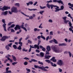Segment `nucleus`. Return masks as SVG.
Wrapping results in <instances>:
<instances>
[{
  "label": "nucleus",
  "mask_w": 73,
  "mask_h": 73,
  "mask_svg": "<svg viewBox=\"0 0 73 73\" xmlns=\"http://www.w3.org/2000/svg\"><path fill=\"white\" fill-rule=\"evenodd\" d=\"M2 26L4 28V30L5 32H7V29H6V24L4 23L2 25Z\"/></svg>",
  "instance_id": "obj_9"
},
{
  "label": "nucleus",
  "mask_w": 73,
  "mask_h": 73,
  "mask_svg": "<svg viewBox=\"0 0 73 73\" xmlns=\"http://www.w3.org/2000/svg\"><path fill=\"white\" fill-rule=\"evenodd\" d=\"M38 56H39V57H44L43 55H38Z\"/></svg>",
  "instance_id": "obj_54"
},
{
  "label": "nucleus",
  "mask_w": 73,
  "mask_h": 73,
  "mask_svg": "<svg viewBox=\"0 0 73 73\" xmlns=\"http://www.w3.org/2000/svg\"><path fill=\"white\" fill-rule=\"evenodd\" d=\"M29 3L30 4H31V5H32V4H33V2L32 1H29Z\"/></svg>",
  "instance_id": "obj_50"
},
{
  "label": "nucleus",
  "mask_w": 73,
  "mask_h": 73,
  "mask_svg": "<svg viewBox=\"0 0 73 73\" xmlns=\"http://www.w3.org/2000/svg\"><path fill=\"white\" fill-rule=\"evenodd\" d=\"M54 40V41L55 43V44H58V42L54 38H53Z\"/></svg>",
  "instance_id": "obj_26"
},
{
  "label": "nucleus",
  "mask_w": 73,
  "mask_h": 73,
  "mask_svg": "<svg viewBox=\"0 0 73 73\" xmlns=\"http://www.w3.org/2000/svg\"><path fill=\"white\" fill-rule=\"evenodd\" d=\"M24 25H22L20 26L18 25H16L14 29L15 31H17V29L20 30L21 29V28L22 29H23L24 30H25L26 32L27 31V30L25 27H24Z\"/></svg>",
  "instance_id": "obj_2"
},
{
  "label": "nucleus",
  "mask_w": 73,
  "mask_h": 73,
  "mask_svg": "<svg viewBox=\"0 0 73 73\" xmlns=\"http://www.w3.org/2000/svg\"><path fill=\"white\" fill-rule=\"evenodd\" d=\"M40 55H44V53L42 52H40Z\"/></svg>",
  "instance_id": "obj_58"
},
{
  "label": "nucleus",
  "mask_w": 73,
  "mask_h": 73,
  "mask_svg": "<svg viewBox=\"0 0 73 73\" xmlns=\"http://www.w3.org/2000/svg\"><path fill=\"white\" fill-rule=\"evenodd\" d=\"M12 45V43H10L9 44H8V46H9V47H11V45Z\"/></svg>",
  "instance_id": "obj_51"
},
{
  "label": "nucleus",
  "mask_w": 73,
  "mask_h": 73,
  "mask_svg": "<svg viewBox=\"0 0 73 73\" xmlns=\"http://www.w3.org/2000/svg\"><path fill=\"white\" fill-rule=\"evenodd\" d=\"M8 9H11L10 7H6V6H4L2 7L1 10L2 11H7Z\"/></svg>",
  "instance_id": "obj_8"
},
{
  "label": "nucleus",
  "mask_w": 73,
  "mask_h": 73,
  "mask_svg": "<svg viewBox=\"0 0 73 73\" xmlns=\"http://www.w3.org/2000/svg\"><path fill=\"white\" fill-rule=\"evenodd\" d=\"M15 25L14 24H12L11 25V27L13 28V27H15Z\"/></svg>",
  "instance_id": "obj_60"
},
{
  "label": "nucleus",
  "mask_w": 73,
  "mask_h": 73,
  "mask_svg": "<svg viewBox=\"0 0 73 73\" xmlns=\"http://www.w3.org/2000/svg\"><path fill=\"white\" fill-rule=\"evenodd\" d=\"M15 5H16V6H17L18 7H20V4H19V3H16L15 4Z\"/></svg>",
  "instance_id": "obj_29"
},
{
  "label": "nucleus",
  "mask_w": 73,
  "mask_h": 73,
  "mask_svg": "<svg viewBox=\"0 0 73 73\" xmlns=\"http://www.w3.org/2000/svg\"><path fill=\"white\" fill-rule=\"evenodd\" d=\"M50 35H53V31H50Z\"/></svg>",
  "instance_id": "obj_52"
},
{
  "label": "nucleus",
  "mask_w": 73,
  "mask_h": 73,
  "mask_svg": "<svg viewBox=\"0 0 73 73\" xmlns=\"http://www.w3.org/2000/svg\"><path fill=\"white\" fill-rule=\"evenodd\" d=\"M26 70H27V71L28 72H31V70H30V69H29L28 68H26Z\"/></svg>",
  "instance_id": "obj_45"
},
{
  "label": "nucleus",
  "mask_w": 73,
  "mask_h": 73,
  "mask_svg": "<svg viewBox=\"0 0 73 73\" xmlns=\"http://www.w3.org/2000/svg\"><path fill=\"white\" fill-rule=\"evenodd\" d=\"M57 64L59 66H62L64 65V62L61 60H58L57 62Z\"/></svg>",
  "instance_id": "obj_7"
},
{
  "label": "nucleus",
  "mask_w": 73,
  "mask_h": 73,
  "mask_svg": "<svg viewBox=\"0 0 73 73\" xmlns=\"http://www.w3.org/2000/svg\"><path fill=\"white\" fill-rule=\"evenodd\" d=\"M2 22H3V23H4V24L5 23V19H2Z\"/></svg>",
  "instance_id": "obj_57"
},
{
  "label": "nucleus",
  "mask_w": 73,
  "mask_h": 73,
  "mask_svg": "<svg viewBox=\"0 0 73 73\" xmlns=\"http://www.w3.org/2000/svg\"><path fill=\"white\" fill-rule=\"evenodd\" d=\"M42 51H43L44 52H45V51L46 50V49L45 48L43 47L42 48Z\"/></svg>",
  "instance_id": "obj_40"
},
{
  "label": "nucleus",
  "mask_w": 73,
  "mask_h": 73,
  "mask_svg": "<svg viewBox=\"0 0 73 73\" xmlns=\"http://www.w3.org/2000/svg\"><path fill=\"white\" fill-rule=\"evenodd\" d=\"M41 25H42V23H41L40 26L38 27V28H41L42 29V27L41 26Z\"/></svg>",
  "instance_id": "obj_42"
},
{
  "label": "nucleus",
  "mask_w": 73,
  "mask_h": 73,
  "mask_svg": "<svg viewBox=\"0 0 73 73\" xmlns=\"http://www.w3.org/2000/svg\"><path fill=\"white\" fill-rule=\"evenodd\" d=\"M30 48H29V52H30L31 51V50L32 49V48H35V46H31V45H30Z\"/></svg>",
  "instance_id": "obj_15"
},
{
  "label": "nucleus",
  "mask_w": 73,
  "mask_h": 73,
  "mask_svg": "<svg viewBox=\"0 0 73 73\" xmlns=\"http://www.w3.org/2000/svg\"><path fill=\"white\" fill-rule=\"evenodd\" d=\"M70 21L68 20H65V21H64V23H65V24H68V23H69V22H70Z\"/></svg>",
  "instance_id": "obj_24"
},
{
  "label": "nucleus",
  "mask_w": 73,
  "mask_h": 73,
  "mask_svg": "<svg viewBox=\"0 0 73 73\" xmlns=\"http://www.w3.org/2000/svg\"><path fill=\"white\" fill-rule=\"evenodd\" d=\"M34 67L35 68H38V69H41V67H40L36 65H34Z\"/></svg>",
  "instance_id": "obj_18"
},
{
  "label": "nucleus",
  "mask_w": 73,
  "mask_h": 73,
  "mask_svg": "<svg viewBox=\"0 0 73 73\" xmlns=\"http://www.w3.org/2000/svg\"><path fill=\"white\" fill-rule=\"evenodd\" d=\"M11 36H4L2 37V38L0 39V40L2 41H5L6 39H7L8 38H10Z\"/></svg>",
  "instance_id": "obj_5"
},
{
  "label": "nucleus",
  "mask_w": 73,
  "mask_h": 73,
  "mask_svg": "<svg viewBox=\"0 0 73 73\" xmlns=\"http://www.w3.org/2000/svg\"><path fill=\"white\" fill-rule=\"evenodd\" d=\"M58 70L60 72H62V70L60 68H59Z\"/></svg>",
  "instance_id": "obj_62"
},
{
  "label": "nucleus",
  "mask_w": 73,
  "mask_h": 73,
  "mask_svg": "<svg viewBox=\"0 0 73 73\" xmlns=\"http://www.w3.org/2000/svg\"><path fill=\"white\" fill-rule=\"evenodd\" d=\"M11 70H7L6 71V73H11Z\"/></svg>",
  "instance_id": "obj_49"
},
{
  "label": "nucleus",
  "mask_w": 73,
  "mask_h": 73,
  "mask_svg": "<svg viewBox=\"0 0 73 73\" xmlns=\"http://www.w3.org/2000/svg\"><path fill=\"white\" fill-rule=\"evenodd\" d=\"M51 48L53 51L55 53H61V52L60 49L58 48L56 46L53 45L52 46Z\"/></svg>",
  "instance_id": "obj_3"
},
{
  "label": "nucleus",
  "mask_w": 73,
  "mask_h": 73,
  "mask_svg": "<svg viewBox=\"0 0 73 73\" xmlns=\"http://www.w3.org/2000/svg\"><path fill=\"white\" fill-rule=\"evenodd\" d=\"M6 57V58H7V59L8 60H9V61H10V62H11V63H12V62H13V61L12 60H11V59H10L9 58L7 57V56Z\"/></svg>",
  "instance_id": "obj_17"
},
{
  "label": "nucleus",
  "mask_w": 73,
  "mask_h": 73,
  "mask_svg": "<svg viewBox=\"0 0 73 73\" xmlns=\"http://www.w3.org/2000/svg\"><path fill=\"white\" fill-rule=\"evenodd\" d=\"M24 64L25 65H27L28 64V62H25L24 63Z\"/></svg>",
  "instance_id": "obj_47"
},
{
  "label": "nucleus",
  "mask_w": 73,
  "mask_h": 73,
  "mask_svg": "<svg viewBox=\"0 0 73 73\" xmlns=\"http://www.w3.org/2000/svg\"><path fill=\"white\" fill-rule=\"evenodd\" d=\"M17 48L18 50H21V46L20 45Z\"/></svg>",
  "instance_id": "obj_32"
},
{
  "label": "nucleus",
  "mask_w": 73,
  "mask_h": 73,
  "mask_svg": "<svg viewBox=\"0 0 73 73\" xmlns=\"http://www.w3.org/2000/svg\"><path fill=\"white\" fill-rule=\"evenodd\" d=\"M66 18H67L66 17H62V19H63V20H64V21H65V20H66Z\"/></svg>",
  "instance_id": "obj_44"
},
{
  "label": "nucleus",
  "mask_w": 73,
  "mask_h": 73,
  "mask_svg": "<svg viewBox=\"0 0 73 73\" xmlns=\"http://www.w3.org/2000/svg\"><path fill=\"white\" fill-rule=\"evenodd\" d=\"M12 57L14 61H16V57H15V56H14L13 55H12Z\"/></svg>",
  "instance_id": "obj_31"
},
{
  "label": "nucleus",
  "mask_w": 73,
  "mask_h": 73,
  "mask_svg": "<svg viewBox=\"0 0 73 73\" xmlns=\"http://www.w3.org/2000/svg\"><path fill=\"white\" fill-rule=\"evenodd\" d=\"M52 0H50L49 1H46V3H47V4L46 5V7L49 9H50V8H49V7H48V5H48V4H49V5H53V4L49 5V3H52Z\"/></svg>",
  "instance_id": "obj_10"
},
{
  "label": "nucleus",
  "mask_w": 73,
  "mask_h": 73,
  "mask_svg": "<svg viewBox=\"0 0 73 73\" xmlns=\"http://www.w3.org/2000/svg\"><path fill=\"white\" fill-rule=\"evenodd\" d=\"M57 3H59V4H62V5H64V3H63V2H62L61 0H57Z\"/></svg>",
  "instance_id": "obj_14"
},
{
  "label": "nucleus",
  "mask_w": 73,
  "mask_h": 73,
  "mask_svg": "<svg viewBox=\"0 0 73 73\" xmlns=\"http://www.w3.org/2000/svg\"><path fill=\"white\" fill-rule=\"evenodd\" d=\"M58 45L59 46H66V43H63L59 44Z\"/></svg>",
  "instance_id": "obj_16"
},
{
  "label": "nucleus",
  "mask_w": 73,
  "mask_h": 73,
  "mask_svg": "<svg viewBox=\"0 0 73 73\" xmlns=\"http://www.w3.org/2000/svg\"><path fill=\"white\" fill-rule=\"evenodd\" d=\"M17 62H14L12 63V64L13 65H16V64H17Z\"/></svg>",
  "instance_id": "obj_43"
},
{
  "label": "nucleus",
  "mask_w": 73,
  "mask_h": 73,
  "mask_svg": "<svg viewBox=\"0 0 73 73\" xmlns=\"http://www.w3.org/2000/svg\"><path fill=\"white\" fill-rule=\"evenodd\" d=\"M41 36H38L37 37V38L38 39V40H40V38H41Z\"/></svg>",
  "instance_id": "obj_55"
},
{
  "label": "nucleus",
  "mask_w": 73,
  "mask_h": 73,
  "mask_svg": "<svg viewBox=\"0 0 73 73\" xmlns=\"http://www.w3.org/2000/svg\"><path fill=\"white\" fill-rule=\"evenodd\" d=\"M11 10L12 13H17L18 12V10L17 9V8L15 7H13L11 8Z\"/></svg>",
  "instance_id": "obj_4"
},
{
  "label": "nucleus",
  "mask_w": 73,
  "mask_h": 73,
  "mask_svg": "<svg viewBox=\"0 0 73 73\" xmlns=\"http://www.w3.org/2000/svg\"><path fill=\"white\" fill-rule=\"evenodd\" d=\"M18 43L19 44H20V46H23V43L22 42H18Z\"/></svg>",
  "instance_id": "obj_36"
},
{
  "label": "nucleus",
  "mask_w": 73,
  "mask_h": 73,
  "mask_svg": "<svg viewBox=\"0 0 73 73\" xmlns=\"http://www.w3.org/2000/svg\"><path fill=\"white\" fill-rule=\"evenodd\" d=\"M41 69L42 70H44V71H46V72H48V70L45 69V68H43V67H41Z\"/></svg>",
  "instance_id": "obj_25"
},
{
  "label": "nucleus",
  "mask_w": 73,
  "mask_h": 73,
  "mask_svg": "<svg viewBox=\"0 0 73 73\" xmlns=\"http://www.w3.org/2000/svg\"><path fill=\"white\" fill-rule=\"evenodd\" d=\"M21 14H22V15H24L25 16H27V17H30L29 16V15H26V14H24V13H23L22 12H21Z\"/></svg>",
  "instance_id": "obj_28"
},
{
  "label": "nucleus",
  "mask_w": 73,
  "mask_h": 73,
  "mask_svg": "<svg viewBox=\"0 0 73 73\" xmlns=\"http://www.w3.org/2000/svg\"><path fill=\"white\" fill-rule=\"evenodd\" d=\"M13 47L15 49H17V46H16V45L15 44L13 45Z\"/></svg>",
  "instance_id": "obj_30"
},
{
  "label": "nucleus",
  "mask_w": 73,
  "mask_h": 73,
  "mask_svg": "<svg viewBox=\"0 0 73 73\" xmlns=\"http://www.w3.org/2000/svg\"><path fill=\"white\" fill-rule=\"evenodd\" d=\"M7 13H8V11H6L4 12H2L1 15H4L5 16H6V15H7Z\"/></svg>",
  "instance_id": "obj_12"
},
{
  "label": "nucleus",
  "mask_w": 73,
  "mask_h": 73,
  "mask_svg": "<svg viewBox=\"0 0 73 73\" xmlns=\"http://www.w3.org/2000/svg\"><path fill=\"white\" fill-rule=\"evenodd\" d=\"M28 10H29V11H37V9H29V8L28 9Z\"/></svg>",
  "instance_id": "obj_21"
},
{
  "label": "nucleus",
  "mask_w": 73,
  "mask_h": 73,
  "mask_svg": "<svg viewBox=\"0 0 73 73\" xmlns=\"http://www.w3.org/2000/svg\"><path fill=\"white\" fill-rule=\"evenodd\" d=\"M41 38H43V40H45V37L43 36L42 35H41Z\"/></svg>",
  "instance_id": "obj_46"
},
{
  "label": "nucleus",
  "mask_w": 73,
  "mask_h": 73,
  "mask_svg": "<svg viewBox=\"0 0 73 73\" xmlns=\"http://www.w3.org/2000/svg\"><path fill=\"white\" fill-rule=\"evenodd\" d=\"M22 51L23 52H27L28 51V50H25V48H24L23 49Z\"/></svg>",
  "instance_id": "obj_34"
},
{
  "label": "nucleus",
  "mask_w": 73,
  "mask_h": 73,
  "mask_svg": "<svg viewBox=\"0 0 73 73\" xmlns=\"http://www.w3.org/2000/svg\"><path fill=\"white\" fill-rule=\"evenodd\" d=\"M12 23H13L10 22L8 23V25L9 26H10V25H11V24H12Z\"/></svg>",
  "instance_id": "obj_53"
},
{
  "label": "nucleus",
  "mask_w": 73,
  "mask_h": 73,
  "mask_svg": "<svg viewBox=\"0 0 73 73\" xmlns=\"http://www.w3.org/2000/svg\"><path fill=\"white\" fill-rule=\"evenodd\" d=\"M44 11H40L39 12V13L40 14H41V15H42L43 13H44Z\"/></svg>",
  "instance_id": "obj_39"
},
{
  "label": "nucleus",
  "mask_w": 73,
  "mask_h": 73,
  "mask_svg": "<svg viewBox=\"0 0 73 73\" xmlns=\"http://www.w3.org/2000/svg\"><path fill=\"white\" fill-rule=\"evenodd\" d=\"M49 50H46V54H49Z\"/></svg>",
  "instance_id": "obj_33"
},
{
  "label": "nucleus",
  "mask_w": 73,
  "mask_h": 73,
  "mask_svg": "<svg viewBox=\"0 0 73 73\" xmlns=\"http://www.w3.org/2000/svg\"><path fill=\"white\" fill-rule=\"evenodd\" d=\"M51 57V56L49 55H46L45 56V59H49V58H50Z\"/></svg>",
  "instance_id": "obj_13"
},
{
  "label": "nucleus",
  "mask_w": 73,
  "mask_h": 73,
  "mask_svg": "<svg viewBox=\"0 0 73 73\" xmlns=\"http://www.w3.org/2000/svg\"><path fill=\"white\" fill-rule=\"evenodd\" d=\"M40 43H41V40H38V44H35L34 46H35V48H37V49H40V47H39V45L40 44Z\"/></svg>",
  "instance_id": "obj_6"
},
{
  "label": "nucleus",
  "mask_w": 73,
  "mask_h": 73,
  "mask_svg": "<svg viewBox=\"0 0 73 73\" xmlns=\"http://www.w3.org/2000/svg\"><path fill=\"white\" fill-rule=\"evenodd\" d=\"M23 59H25V60H29V58H27V57H25Z\"/></svg>",
  "instance_id": "obj_59"
},
{
  "label": "nucleus",
  "mask_w": 73,
  "mask_h": 73,
  "mask_svg": "<svg viewBox=\"0 0 73 73\" xmlns=\"http://www.w3.org/2000/svg\"><path fill=\"white\" fill-rule=\"evenodd\" d=\"M51 64L52 66H54V67H55L57 66L56 64H53V63L52 62H51Z\"/></svg>",
  "instance_id": "obj_23"
},
{
  "label": "nucleus",
  "mask_w": 73,
  "mask_h": 73,
  "mask_svg": "<svg viewBox=\"0 0 73 73\" xmlns=\"http://www.w3.org/2000/svg\"><path fill=\"white\" fill-rule=\"evenodd\" d=\"M10 29L11 30V32L13 33L15 32V31L13 29Z\"/></svg>",
  "instance_id": "obj_38"
},
{
  "label": "nucleus",
  "mask_w": 73,
  "mask_h": 73,
  "mask_svg": "<svg viewBox=\"0 0 73 73\" xmlns=\"http://www.w3.org/2000/svg\"><path fill=\"white\" fill-rule=\"evenodd\" d=\"M42 67L43 68H44V69H48L49 68V67L48 66H46L44 67V66H42Z\"/></svg>",
  "instance_id": "obj_37"
},
{
  "label": "nucleus",
  "mask_w": 73,
  "mask_h": 73,
  "mask_svg": "<svg viewBox=\"0 0 73 73\" xmlns=\"http://www.w3.org/2000/svg\"><path fill=\"white\" fill-rule=\"evenodd\" d=\"M38 63L39 64H40L41 65H43V63H42V62H41L40 61H39L38 62Z\"/></svg>",
  "instance_id": "obj_48"
},
{
  "label": "nucleus",
  "mask_w": 73,
  "mask_h": 73,
  "mask_svg": "<svg viewBox=\"0 0 73 73\" xmlns=\"http://www.w3.org/2000/svg\"><path fill=\"white\" fill-rule=\"evenodd\" d=\"M48 22H49V23H52V22H53V21L51 19H49Z\"/></svg>",
  "instance_id": "obj_56"
},
{
  "label": "nucleus",
  "mask_w": 73,
  "mask_h": 73,
  "mask_svg": "<svg viewBox=\"0 0 73 73\" xmlns=\"http://www.w3.org/2000/svg\"><path fill=\"white\" fill-rule=\"evenodd\" d=\"M5 48L6 49H7V50H9L10 49L9 47V46H8V45H7L6 46H5Z\"/></svg>",
  "instance_id": "obj_22"
},
{
  "label": "nucleus",
  "mask_w": 73,
  "mask_h": 73,
  "mask_svg": "<svg viewBox=\"0 0 73 73\" xmlns=\"http://www.w3.org/2000/svg\"><path fill=\"white\" fill-rule=\"evenodd\" d=\"M31 61H33V62H37V61L36 60H35L34 59H31Z\"/></svg>",
  "instance_id": "obj_41"
},
{
  "label": "nucleus",
  "mask_w": 73,
  "mask_h": 73,
  "mask_svg": "<svg viewBox=\"0 0 73 73\" xmlns=\"http://www.w3.org/2000/svg\"><path fill=\"white\" fill-rule=\"evenodd\" d=\"M68 24H69V26L72 29H73V26L72 27V23H71V22H70L69 23H68Z\"/></svg>",
  "instance_id": "obj_19"
},
{
  "label": "nucleus",
  "mask_w": 73,
  "mask_h": 73,
  "mask_svg": "<svg viewBox=\"0 0 73 73\" xmlns=\"http://www.w3.org/2000/svg\"><path fill=\"white\" fill-rule=\"evenodd\" d=\"M47 7H48V8H51V9H53V7H56V8H55L56 10H55L54 11L55 12H58L59 11H62L64 8V7L63 5H61L60 7V8L58 9L59 8V7L57 6L54 5H49L48 4H47Z\"/></svg>",
  "instance_id": "obj_1"
},
{
  "label": "nucleus",
  "mask_w": 73,
  "mask_h": 73,
  "mask_svg": "<svg viewBox=\"0 0 73 73\" xmlns=\"http://www.w3.org/2000/svg\"><path fill=\"white\" fill-rule=\"evenodd\" d=\"M36 52L37 53H39L40 52V50H36Z\"/></svg>",
  "instance_id": "obj_61"
},
{
  "label": "nucleus",
  "mask_w": 73,
  "mask_h": 73,
  "mask_svg": "<svg viewBox=\"0 0 73 73\" xmlns=\"http://www.w3.org/2000/svg\"><path fill=\"white\" fill-rule=\"evenodd\" d=\"M40 9H44V8H46V7L44 6V7H42L41 6H40Z\"/></svg>",
  "instance_id": "obj_35"
},
{
  "label": "nucleus",
  "mask_w": 73,
  "mask_h": 73,
  "mask_svg": "<svg viewBox=\"0 0 73 73\" xmlns=\"http://www.w3.org/2000/svg\"><path fill=\"white\" fill-rule=\"evenodd\" d=\"M46 49L47 50H51V49H50V47L49 46H48L46 48Z\"/></svg>",
  "instance_id": "obj_20"
},
{
  "label": "nucleus",
  "mask_w": 73,
  "mask_h": 73,
  "mask_svg": "<svg viewBox=\"0 0 73 73\" xmlns=\"http://www.w3.org/2000/svg\"><path fill=\"white\" fill-rule=\"evenodd\" d=\"M28 24H25V28H27V27H28Z\"/></svg>",
  "instance_id": "obj_63"
},
{
  "label": "nucleus",
  "mask_w": 73,
  "mask_h": 73,
  "mask_svg": "<svg viewBox=\"0 0 73 73\" xmlns=\"http://www.w3.org/2000/svg\"><path fill=\"white\" fill-rule=\"evenodd\" d=\"M45 61H46V62H48V64L50 63V64H51V62H50V60H45Z\"/></svg>",
  "instance_id": "obj_27"
},
{
  "label": "nucleus",
  "mask_w": 73,
  "mask_h": 73,
  "mask_svg": "<svg viewBox=\"0 0 73 73\" xmlns=\"http://www.w3.org/2000/svg\"><path fill=\"white\" fill-rule=\"evenodd\" d=\"M29 19H33V17L32 16L29 17Z\"/></svg>",
  "instance_id": "obj_64"
},
{
  "label": "nucleus",
  "mask_w": 73,
  "mask_h": 73,
  "mask_svg": "<svg viewBox=\"0 0 73 73\" xmlns=\"http://www.w3.org/2000/svg\"><path fill=\"white\" fill-rule=\"evenodd\" d=\"M51 61H52L53 62H57V60L56 59H55V57H53L52 58L50 59Z\"/></svg>",
  "instance_id": "obj_11"
}]
</instances>
